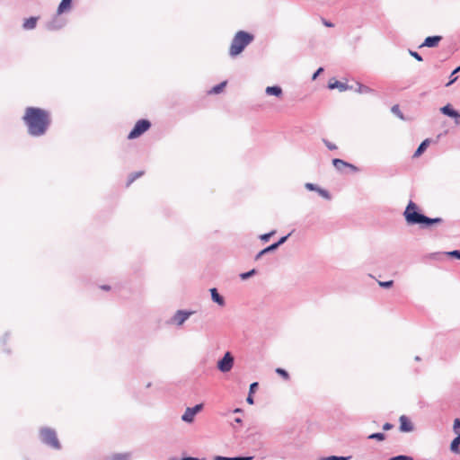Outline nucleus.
Instances as JSON below:
<instances>
[{
    "mask_svg": "<svg viewBox=\"0 0 460 460\" xmlns=\"http://www.w3.org/2000/svg\"><path fill=\"white\" fill-rule=\"evenodd\" d=\"M447 254L451 257L460 259V251H457V250L452 251V252H447Z\"/></svg>",
    "mask_w": 460,
    "mask_h": 460,
    "instance_id": "c756f323",
    "label": "nucleus"
},
{
    "mask_svg": "<svg viewBox=\"0 0 460 460\" xmlns=\"http://www.w3.org/2000/svg\"><path fill=\"white\" fill-rule=\"evenodd\" d=\"M276 373L279 374L280 376H282L285 380L289 379L288 373L283 368H280V367L276 368Z\"/></svg>",
    "mask_w": 460,
    "mask_h": 460,
    "instance_id": "bb28decb",
    "label": "nucleus"
},
{
    "mask_svg": "<svg viewBox=\"0 0 460 460\" xmlns=\"http://www.w3.org/2000/svg\"><path fill=\"white\" fill-rule=\"evenodd\" d=\"M430 140L429 138L422 141V143L419 146L417 150L415 151L413 157L417 158L422 155V153L427 149V147L429 146Z\"/></svg>",
    "mask_w": 460,
    "mask_h": 460,
    "instance_id": "f3484780",
    "label": "nucleus"
},
{
    "mask_svg": "<svg viewBox=\"0 0 460 460\" xmlns=\"http://www.w3.org/2000/svg\"><path fill=\"white\" fill-rule=\"evenodd\" d=\"M458 71H460V66H459V67H457V68H456V69L452 73V75H455V74H456V72H458Z\"/></svg>",
    "mask_w": 460,
    "mask_h": 460,
    "instance_id": "a18cd8bd",
    "label": "nucleus"
},
{
    "mask_svg": "<svg viewBox=\"0 0 460 460\" xmlns=\"http://www.w3.org/2000/svg\"><path fill=\"white\" fill-rule=\"evenodd\" d=\"M403 216L406 222L409 225H424L426 226L431 224H439L442 222V218H429L418 212V206L413 202L410 201L404 210Z\"/></svg>",
    "mask_w": 460,
    "mask_h": 460,
    "instance_id": "f03ea898",
    "label": "nucleus"
},
{
    "mask_svg": "<svg viewBox=\"0 0 460 460\" xmlns=\"http://www.w3.org/2000/svg\"><path fill=\"white\" fill-rule=\"evenodd\" d=\"M389 460H413L412 457L407 456H398L395 457H392Z\"/></svg>",
    "mask_w": 460,
    "mask_h": 460,
    "instance_id": "c85d7f7f",
    "label": "nucleus"
},
{
    "mask_svg": "<svg viewBox=\"0 0 460 460\" xmlns=\"http://www.w3.org/2000/svg\"><path fill=\"white\" fill-rule=\"evenodd\" d=\"M102 288L105 289V290H110V287H108V286L107 287L104 286V287H102Z\"/></svg>",
    "mask_w": 460,
    "mask_h": 460,
    "instance_id": "49530a36",
    "label": "nucleus"
},
{
    "mask_svg": "<svg viewBox=\"0 0 460 460\" xmlns=\"http://www.w3.org/2000/svg\"><path fill=\"white\" fill-rule=\"evenodd\" d=\"M332 164L339 171H343L346 168L350 169L352 172H358V170L355 165L349 164V163H347L341 159H339V158L333 159Z\"/></svg>",
    "mask_w": 460,
    "mask_h": 460,
    "instance_id": "9d476101",
    "label": "nucleus"
},
{
    "mask_svg": "<svg viewBox=\"0 0 460 460\" xmlns=\"http://www.w3.org/2000/svg\"><path fill=\"white\" fill-rule=\"evenodd\" d=\"M413 429L412 423L404 415L400 417V430L402 432H410Z\"/></svg>",
    "mask_w": 460,
    "mask_h": 460,
    "instance_id": "4468645a",
    "label": "nucleus"
},
{
    "mask_svg": "<svg viewBox=\"0 0 460 460\" xmlns=\"http://www.w3.org/2000/svg\"><path fill=\"white\" fill-rule=\"evenodd\" d=\"M247 402L250 403V404H252L253 403V398L252 396V394H249L248 397H247Z\"/></svg>",
    "mask_w": 460,
    "mask_h": 460,
    "instance_id": "a19ab883",
    "label": "nucleus"
},
{
    "mask_svg": "<svg viewBox=\"0 0 460 460\" xmlns=\"http://www.w3.org/2000/svg\"><path fill=\"white\" fill-rule=\"evenodd\" d=\"M456 80V77H454V79H451V80L447 84V85H450V84H453Z\"/></svg>",
    "mask_w": 460,
    "mask_h": 460,
    "instance_id": "c03bdc74",
    "label": "nucleus"
},
{
    "mask_svg": "<svg viewBox=\"0 0 460 460\" xmlns=\"http://www.w3.org/2000/svg\"><path fill=\"white\" fill-rule=\"evenodd\" d=\"M453 430L457 435L456 438L451 442L450 449L454 453H459L460 445V419L454 420Z\"/></svg>",
    "mask_w": 460,
    "mask_h": 460,
    "instance_id": "423d86ee",
    "label": "nucleus"
},
{
    "mask_svg": "<svg viewBox=\"0 0 460 460\" xmlns=\"http://www.w3.org/2000/svg\"><path fill=\"white\" fill-rule=\"evenodd\" d=\"M255 273H256V270H250L248 272L242 273L240 275V277H241L242 279L244 280V279H247L248 278L253 276Z\"/></svg>",
    "mask_w": 460,
    "mask_h": 460,
    "instance_id": "cd10ccee",
    "label": "nucleus"
},
{
    "mask_svg": "<svg viewBox=\"0 0 460 460\" xmlns=\"http://www.w3.org/2000/svg\"><path fill=\"white\" fill-rule=\"evenodd\" d=\"M144 174V172H137L129 175L127 186H129L131 183H133L137 178L142 176Z\"/></svg>",
    "mask_w": 460,
    "mask_h": 460,
    "instance_id": "4be33fe9",
    "label": "nucleus"
},
{
    "mask_svg": "<svg viewBox=\"0 0 460 460\" xmlns=\"http://www.w3.org/2000/svg\"><path fill=\"white\" fill-rule=\"evenodd\" d=\"M266 252H262V250L256 255V260H259L263 254H265Z\"/></svg>",
    "mask_w": 460,
    "mask_h": 460,
    "instance_id": "79ce46f5",
    "label": "nucleus"
},
{
    "mask_svg": "<svg viewBox=\"0 0 460 460\" xmlns=\"http://www.w3.org/2000/svg\"><path fill=\"white\" fill-rule=\"evenodd\" d=\"M274 233H275V232H274V231H272V232H270V233H269V234H264L261 235V239L262 241H264V242H267V241L270 239V237L272 234H274Z\"/></svg>",
    "mask_w": 460,
    "mask_h": 460,
    "instance_id": "2f4dec72",
    "label": "nucleus"
},
{
    "mask_svg": "<svg viewBox=\"0 0 460 460\" xmlns=\"http://www.w3.org/2000/svg\"><path fill=\"white\" fill-rule=\"evenodd\" d=\"M151 127V123L147 119H140L137 121L133 129L129 132L128 138L135 139L146 132Z\"/></svg>",
    "mask_w": 460,
    "mask_h": 460,
    "instance_id": "39448f33",
    "label": "nucleus"
},
{
    "mask_svg": "<svg viewBox=\"0 0 460 460\" xmlns=\"http://www.w3.org/2000/svg\"><path fill=\"white\" fill-rule=\"evenodd\" d=\"M441 36H429L427 37L424 42L420 45V47H428V48H435L441 41Z\"/></svg>",
    "mask_w": 460,
    "mask_h": 460,
    "instance_id": "ddd939ff",
    "label": "nucleus"
},
{
    "mask_svg": "<svg viewBox=\"0 0 460 460\" xmlns=\"http://www.w3.org/2000/svg\"><path fill=\"white\" fill-rule=\"evenodd\" d=\"M324 141V144L326 145V146L330 149V150H335L337 149V146L336 145L327 141V140H323Z\"/></svg>",
    "mask_w": 460,
    "mask_h": 460,
    "instance_id": "473e14b6",
    "label": "nucleus"
},
{
    "mask_svg": "<svg viewBox=\"0 0 460 460\" xmlns=\"http://www.w3.org/2000/svg\"><path fill=\"white\" fill-rule=\"evenodd\" d=\"M441 112L448 117L455 119V123L458 124V119L460 118V114L455 111L450 104H447L440 109Z\"/></svg>",
    "mask_w": 460,
    "mask_h": 460,
    "instance_id": "f8f14e48",
    "label": "nucleus"
},
{
    "mask_svg": "<svg viewBox=\"0 0 460 460\" xmlns=\"http://www.w3.org/2000/svg\"><path fill=\"white\" fill-rule=\"evenodd\" d=\"M23 121L30 135L40 137L46 133L50 124V115L43 109L28 107L24 112Z\"/></svg>",
    "mask_w": 460,
    "mask_h": 460,
    "instance_id": "f257e3e1",
    "label": "nucleus"
},
{
    "mask_svg": "<svg viewBox=\"0 0 460 460\" xmlns=\"http://www.w3.org/2000/svg\"><path fill=\"white\" fill-rule=\"evenodd\" d=\"M38 17H30L26 19L22 24L24 30H32L36 27Z\"/></svg>",
    "mask_w": 460,
    "mask_h": 460,
    "instance_id": "dca6fc26",
    "label": "nucleus"
},
{
    "mask_svg": "<svg viewBox=\"0 0 460 460\" xmlns=\"http://www.w3.org/2000/svg\"><path fill=\"white\" fill-rule=\"evenodd\" d=\"M393 280L389 281H379V285L384 288H390L393 285Z\"/></svg>",
    "mask_w": 460,
    "mask_h": 460,
    "instance_id": "7c9ffc66",
    "label": "nucleus"
},
{
    "mask_svg": "<svg viewBox=\"0 0 460 460\" xmlns=\"http://www.w3.org/2000/svg\"><path fill=\"white\" fill-rule=\"evenodd\" d=\"M323 71V69L322 67H320L315 73L314 75H313V79H315Z\"/></svg>",
    "mask_w": 460,
    "mask_h": 460,
    "instance_id": "58836bf2",
    "label": "nucleus"
},
{
    "mask_svg": "<svg viewBox=\"0 0 460 460\" xmlns=\"http://www.w3.org/2000/svg\"><path fill=\"white\" fill-rule=\"evenodd\" d=\"M203 408V404H197L192 408H187L183 415L181 416V420L185 422L191 423L194 420L195 415L199 412Z\"/></svg>",
    "mask_w": 460,
    "mask_h": 460,
    "instance_id": "6e6552de",
    "label": "nucleus"
},
{
    "mask_svg": "<svg viewBox=\"0 0 460 460\" xmlns=\"http://www.w3.org/2000/svg\"><path fill=\"white\" fill-rule=\"evenodd\" d=\"M305 187L308 189V190H316V188L314 186V184L312 183H306L305 184Z\"/></svg>",
    "mask_w": 460,
    "mask_h": 460,
    "instance_id": "ea45409f",
    "label": "nucleus"
},
{
    "mask_svg": "<svg viewBox=\"0 0 460 460\" xmlns=\"http://www.w3.org/2000/svg\"><path fill=\"white\" fill-rule=\"evenodd\" d=\"M72 0H62L58 7V13L61 14L71 9Z\"/></svg>",
    "mask_w": 460,
    "mask_h": 460,
    "instance_id": "2eb2a0df",
    "label": "nucleus"
},
{
    "mask_svg": "<svg viewBox=\"0 0 460 460\" xmlns=\"http://www.w3.org/2000/svg\"><path fill=\"white\" fill-rule=\"evenodd\" d=\"M210 293H211V297L214 302H216L217 304H218L221 306L225 305L224 298L217 293V288H211Z\"/></svg>",
    "mask_w": 460,
    "mask_h": 460,
    "instance_id": "a211bd4d",
    "label": "nucleus"
},
{
    "mask_svg": "<svg viewBox=\"0 0 460 460\" xmlns=\"http://www.w3.org/2000/svg\"><path fill=\"white\" fill-rule=\"evenodd\" d=\"M393 428V425L391 423H385L384 426H383V429L384 430H389Z\"/></svg>",
    "mask_w": 460,
    "mask_h": 460,
    "instance_id": "4c0bfd02",
    "label": "nucleus"
},
{
    "mask_svg": "<svg viewBox=\"0 0 460 460\" xmlns=\"http://www.w3.org/2000/svg\"><path fill=\"white\" fill-rule=\"evenodd\" d=\"M317 190L320 193V195H322L323 198H325V199H329L330 198V195H329L328 191H326L324 190H321V189H318Z\"/></svg>",
    "mask_w": 460,
    "mask_h": 460,
    "instance_id": "f704fd0d",
    "label": "nucleus"
},
{
    "mask_svg": "<svg viewBox=\"0 0 460 460\" xmlns=\"http://www.w3.org/2000/svg\"><path fill=\"white\" fill-rule=\"evenodd\" d=\"M323 23H324V25H325V26H327V27H332V26H333V24H332V23L328 22H326V21H324V22H323Z\"/></svg>",
    "mask_w": 460,
    "mask_h": 460,
    "instance_id": "37998d69",
    "label": "nucleus"
},
{
    "mask_svg": "<svg viewBox=\"0 0 460 460\" xmlns=\"http://www.w3.org/2000/svg\"><path fill=\"white\" fill-rule=\"evenodd\" d=\"M369 439H376L378 441H383L385 438V436L384 433H373L368 436Z\"/></svg>",
    "mask_w": 460,
    "mask_h": 460,
    "instance_id": "b1692460",
    "label": "nucleus"
},
{
    "mask_svg": "<svg viewBox=\"0 0 460 460\" xmlns=\"http://www.w3.org/2000/svg\"><path fill=\"white\" fill-rule=\"evenodd\" d=\"M193 314V312H186L179 310L175 313V314L172 317V321L177 325H181L183 323Z\"/></svg>",
    "mask_w": 460,
    "mask_h": 460,
    "instance_id": "9b49d317",
    "label": "nucleus"
},
{
    "mask_svg": "<svg viewBox=\"0 0 460 460\" xmlns=\"http://www.w3.org/2000/svg\"><path fill=\"white\" fill-rule=\"evenodd\" d=\"M288 235L287 236H284L282 238L279 239V241L276 243H273L271 245H270L269 247L265 248L262 250V252H271V251H274L276 250L280 244H282L283 243L286 242V240L288 239Z\"/></svg>",
    "mask_w": 460,
    "mask_h": 460,
    "instance_id": "aec40b11",
    "label": "nucleus"
},
{
    "mask_svg": "<svg viewBox=\"0 0 460 460\" xmlns=\"http://www.w3.org/2000/svg\"><path fill=\"white\" fill-rule=\"evenodd\" d=\"M358 85V88L355 89V91H357L358 93H373V90L371 88H369L368 86L367 85H364V84H357Z\"/></svg>",
    "mask_w": 460,
    "mask_h": 460,
    "instance_id": "412c9836",
    "label": "nucleus"
},
{
    "mask_svg": "<svg viewBox=\"0 0 460 460\" xmlns=\"http://www.w3.org/2000/svg\"><path fill=\"white\" fill-rule=\"evenodd\" d=\"M323 460H347L345 457L332 456L324 458Z\"/></svg>",
    "mask_w": 460,
    "mask_h": 460,
    "instance_id": "c9c22d12",
    "label": "nucleus"
},
{
    "mask_svg": "<svg viewBox=\"0 0 460 460\" xmlns=\"http://www.w3.org/2000/svg\"><path fill=\"white\" fill-rule=\"evenodd\" d=\"M253 40V35L240 31H238L230 45L229 54L231 57H236L241 54L243 50Z\"/></svg>",
    "mask_w": 460,
    "mask_h": 460,
    "instance_id": "7ed1b4c3",
    "label": "nucleus"
},
{
    "mask_svg": "<svg viewBox=\"0 0 460 460\" xmlns=\"http://www.w3.org/2000/svg\"><path fill=\"white\" fill-rule=\"evenodd\" d=\"M235 421L240 423L242 420H241V419L238 418V419L235 420Z\"/></svg>",
    "mask_w": 460,
    "mask_h": 460,
    "instance_id": "de8ad7c7",
    "label": "nucleus"
},
{
    "mask_svg": "<svg viewBox=\"0 0 460 460\" xmlns=\"http://www.w3.org/2000/svg\"><path fill=\"white\" fill-rule=\"evenodd\" d=\"M392 112L394 114H395L398 118H400L401 119H403V115L402 113V111H400V108H399V105L395 104L392 107Z\"/></svg>",
    "mask_w": 460,
    "mask_h": 460,
    "instance_id": "a878e982",
    "label": "nucleus"
},
{
    "mask_svg": "<svg viewBox=\"0 0 460 460\" xmlns=\"http://www.w3.org/2000/svg\"><path fill=\"white\" fill-rule=\"evenodd\" d=\"M410 54H411V57H413L418 61H422V58L417 52L411 50Z\"/></svg>",
    "mask_w": 460,
    "mask_h": 460,
    "instance_id": "72a5a7b5",
    "label": "nucleus"
},
{
    "mask_svg": "<svg viewBox=\"0 0 460 460\" xmlns=\"http://www.w3.org/2000/svg\"><path fill=\"white\" fill-rule=\"evenodd\" d=\"M234 358L230 352H226L223 358L218 361L217 367L222 372H228L233 367Z\"/></svg>",
    "mask_w": 460,
    "mask_h": 460,
    "instance_id": "0eeeda50",
    "label": "nucleus"
},
{
    "mask_svg": "<svg viewBox=\"0 0 460 460\" xmlns=\"http://www.w3.org/2000/svg\"><path fill=\"white\" fill-rule=\"evenodd\" d=\"M40 436L43 443L52 447L55 449H60V443L56 432L53 429L49 428L41 429L40 431Z\"/></svg>",
    "mask_w": 460,
    "mask_h": 460,
    "instance_id": "20e7f679",
    "label": "nucleus"
},
{
    "mask_svg": "<svg viewBox=\"0 0 460 460\" xmlns=\"http://www.w3.org/2000/svg\"><path fill=\"white\" fill-rule=\"evenodd\" d=\"M328 88L331 90L338 89L340 92H344L347 90H352L353 86L342 82H339L335 78H332L328 82Z\"/></svg>",
    "mask_w": 460,
    "mask_h": 460,
    "instance_id": "1a4fd4ad",
    "label": "nucleus"
},
{
    "mask_svg": "<svg viewBox=\"0 0 460 460\" xmlns=\"http://www.w3.org/2000/svg\"><path fill=\"white\" fill-rule=\"evenodd\" d=\"M252 457H224V456H217L215 460H251Z\"/></svg>",
    "mask_w": 460,
    "mask_h": 460,
    "instance_id": "5701e85b",
    "label": "nucleus"
},
{
    "mask_svg": "<svg viewBox=\"0 0 460 460\" xmlns=\"http://www.w3.org/2000/svg\"><path fill=\"white\" fill-rule=\"evenodd\" d=\"M266 93L269 95H275L279 97L282 94V89L279 86H268L266 88Z\"/></svg>",
    "mask_w": 460,
    "mask_h": 460,
    "instance_id": "6ab92c4d",
    "label": "nucleus"
},
{
    "mask_svg": "<svg viewBox=\"0 0 460 460\" xmlns=\"http://www.w3.org/2000/svg\"><path fill=\"white\" fill-rule=\"evenodd\" d=\"M258 386V383H252L251 385H250V394H252L254 393V390L255 388Z\"/></svg>",
    "mask_w": 460,
    "mask_h": 460,
    "instance_id": "e433bc0d",
    "label": "nucleus"
},
{
    "mask_svg": "<svg viewBox=\"0 0 460 460\" xmlns=\"http://www.w3.org/2000/svg\"><path fill=\"white\" fill-rule=\"evenodd\" d=\"M226 82H223L216 86H214L211 90V93H219L220 92L223 91L224 87L226 86Z\"/></svg>",
    "mask_w": 460,
    "mask_h": 460,
    "instance_id": "393cba45",
    "label": "nucleus"
}]
</instances>
